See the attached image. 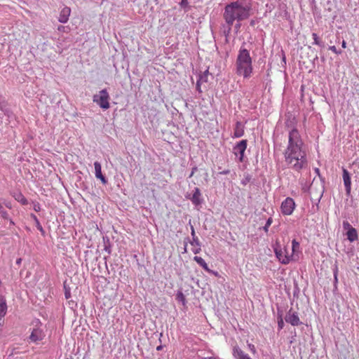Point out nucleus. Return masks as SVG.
<instances>
[{
  "label": "nucleus",
  "mask_w": 359,
  "mask_h": 359,
  "mask_svg": "<svg viewBox=\"0 0 359 359\" xmlns=\"http://www.w3.org/2000/svg\"><path fill=\"white\" fill-rule=\"evenodd\" d=\"M283 154L289 168L299 172L308 167L306 147L297 128L289 131L288 143Z\"/></svg>",
  "instance_id": "1"
},
{
  "label": "nucleus",
  "mask_w": 359,
  "mask_h": 359,
  "mask_svg": "<svg viewBox=\"0 0 359 359\" xmlns=\"http://www.w3.org/2000/svg\"><path fill=\"white\" fill-rule=\"evenodd\" d=\"M251 6L245 0H237L226 4L223 13V18L226 26L224 30L225 36H228L235 22H241L250 16Z\"/></svg>",
  "instance_id": "2"
},
{
  "label": "nucleus",
  "mask_w": 359,
  "mask_h": 359,
  "mask_svg": "<svg viewBox=\"0 0 359 359\" xmlns=\"http://www.w3.org/2000/svg\"><path fill=\"white\" fill-rule=\"evenodd\" d=\"M252 70V58L250 56V50L243 45L238 50L236 60V73L247 79L251 76Z\"/></svg>",
  "instance_id": "3"
},
{
  "label": "nucleus",
  "mask_w": 359,
  "mask_h": 359,
  "mask_svg": "<svg viewBox=\"0 0 359 359\" xmlns=\"http://www.w3.org/2000/svg\"><path fill=\"white\" fill-rule=\"evenodd\" d=\"M273 250L276 257L281 264H288L292 260V255H290L285 248L283 249L280 245L276 244Z\"/></svg>",
  "instance_id": "4"
},
{
  "label": "nucleus",
  "mask_w": 359,
  "mask_h": 359,
  "mask_svg": "<svg viewBox=\"0 0 359 359\" xmlns=\"http://www.w3.org/2000/svg\"><path fill=\"white\" fill-rule=\"evenodd\" d=\"M109 95L106 89H103L98 94L94 95L93 102L97 103L102 109L109 108Z\"/></svg>",
  "instance_id": "5"
},
{
  "label": "nucleus",
  "mask_w": 359,
  "mask_h": 359,
  "mask_svg": "<svg viewBox=\"0 0 359 359\" xmlns=\"http://www.w3.org/2000/svg\"><path fill=\"white\" fill-rule=\"evenodd\" d=\"M247 140H242L238 142L233 148V152L236 156H238L239 161L243 162L244 159V154L247 148Z\"/></svg>",
  "instance_id": "6"
},
{
  "label": "nucleus",
  "mask_w": 359,
  "mask_h": 359,
  "mask_svg": "<svg viewBox=\"0 0 359 359\" xmlns=\"http://www.w3.org/2000/svg\"><path fill=\"white\" fill-rule=\"evenodd\" d=\"M295 208V203L292 198H286L281 203V211L285 215H290Z\"/></svg>",
  "instance_id": "7"
},
{
  "label": "nucleus",
  "mask_w": 359,
  "mask_h": 359,
  "mask_svg": "<svg viewBox=\"0 0 359 359\" xmlns=\"http://www.w3.org/2000/svg\"><path fill=\"white\" fill-rule=\"evenodd\" d=\"M36 324V327L34 328L31 332L29 336V339L31 341L36 343L39 341H41L45 337V333L42 329L38 327L39 325H41L39 320H37Z\"/></svg>",
  "instance_id": "8"
},
{
  "label": "nucleus",
  "mask_w": 359,
  "mask_h": 359,
  "mask_svg": "<svg viewBox=\"0 0 359 359\" xmlns=\"http://www.w3.org/2000/svg\"><path fill=\"white\" fill-rule=\"evenodd\" d=\"M343 181L345 187L346 194L348 196L351 195V176L348 171L346 169H343Z\"/></svg>",
  "instance_id": "9"
},
{
  "label": "nucleus",
  "mask_w": 359,
  "mask_h": 359,
  "mask_svg": "<svg viewBox=\"0 0 359 359\" xmlns=\"http://www.w3.org/2000/svg\"><path fill=\"white\" fill-rule=\"evenodd\" d=\"M285 321L293 326L299 325L301 322L296 312H292L290 309L285 316Z\"/></svg>",
  "instance_id": "10"
},
{
  "label": "nucleus",
  "mask_w": 359,
  "mask_h": 359,
  "mask_svg": "<svg viewBox=\"0 0 359 359\" xmlns=\"http://www.w3.org/2000/svg\"><path fill=\"white\" fill-rule=\"evenodd\" d=\"M95 167V175L96 178L101 180L103 184H106L107 183V180L102 173V166L101 164L98 161H95L94 163Z\"/></svg>",
  "instance_id": "11"
},
{
  "label": "nucleus",
  "mask_w": 359,
  "mask_h": 359,
  "mask_svg": "<svg viewBox=\"0 0 359 359\" xmlns=\"http://www.w3.org/2000/svg\"><path fill=\"white\" fill-rule=\"evenodd\" d=\"M233 356L235 359H252L248 354L245 353L238 346L233 348Z\"/></svg>",
  "instance_id": "12"
},
{
  "label": "nucleus",
  "mask_w": 359,
  "mask_h": 359,
  "mask_svg": "<svg viewBox=\"0 0 359 359\" xmlns=\"http://www.w3.org/2000/svg\"><path fill=\"white\" fill-rule=\"evenodd\" d=\"M70 13H71V9L69 7H67V6L64 7L60 13V15L58 18L59 22L61 23H66L69 20V16L70 15Z\"/></svg>",
  "instance_id": "13"
},
{
  "label": "nucleus",
  "mask_w": 359,
  "mask_h": 359,
  "mask_svg": "<svg viewBox=\"0 0 359 359\" xmlns=\"http://www.w3.org/2000/svg\"><path fill=\"white\" fill-rule=\"evenodd\" d=\"M243 134H244L243 125L239 121L236 122V123L235 125V128H234L233 137L238 138V137H242L243 135Z\"/></svg>",
  "instance_id": "14"
},
{
  "label": "nucleus",
  "mask_w": 359,
  "mask_h": 359,
  "mask_svg": "<svg viewBox=\"0 0 359 359\" xmlns=\"http://www.w3.org/2000/svg\"><path fill=\"white\" fill-rule=\"evenodd\" d=\"M201 191H200V189L198 188H195L194 189V194H193V196L191 198L192 203L195 205H199L201 203Z\"/></svg>",
  "instance_id": "15"
},
{
  "label": "nucleus",
  "mask_w": 359,
  "mask_h": 359,
  "mask_svg": "<svg viewBox=\"0 0 359 359\" xmlns=\"http://www.w3.org/2000/svg\"><path fill=\"white\" fill-rule=\"evenodd\" d=\"M347 238L350 242H353L358 239V233L355 229L351 228L346 232Z\"/></svg>",
  "instance_id": "16"
},
{
  "label": "nucleus",
  "mask_w": 359,
  "mask_h": 359,
  "mask_svg": "<svg viewBox=\"0 0 359 359\" xmlns=\"http://www.w3.org/2000/svg\"><path fill=\"white\" fill-rule=\"evenodd\" d=\"M194 260L200 265L204 270H205L208 272H210V269L208 268V264H206L205 261L201 257L195 256L194 257Z\"/></svg>",
  "instance_id": "17"
},
{
  "label": "nucleus",
  "mask_w": 359,
  "mask_h": 359,
  "mask_svg": "<svg viewBox=\"0 0 359 359\" xmlns=\"http://www.w3.org/2000/svg\"><path fill=\"white\" fill-rule=\"evenodd\" d=\"M299 248V243L298 241H297L295 239L292 240V255H293L294 254V252Z\"/></svg>",
  "instance_id": "18"
},
{
  "label": "nucleus",
  "mask_w": 359,
  "mask_h": 359,
  "mask_svg": "<svg viewBox=\"0 0 359 359\" xmlns=\"http://www.w3.org/2000/svg\"><path fill=\"white\" fill-rule=\"evenodd\" d=\"M176 299H177V300L178 302H182L183 305H184L186 304L185 297H184V295L183 294V293L182 292H179L177 294V298Z\"/></svg>",
  "instance_id": "19"
},
{
  "label": "nucleus",
  "mask_w": 359,
  "mask_h": 359,
  "mask_svg": "<svg viewBox=\"0 0 359 359\" xmlns=\"http://www.w3.org/2000/svg\"><path fill=\"white\" fill-rule=\"evenodd\" d=\"M313 39V44L322 46V42L319 40L318 35L316 33L312 34Z\"/></svg>",
  "instance_id": "20"
},
{
  "label": "nucleus",
  "mask_w": 359,
  "mask_h": 359,
  "mask_svg": "<svg viewBox=\"0 0 359 359\" xmlns=\"http://www.w3.org/2000/svg\"><path fill=\"white\" fill-rule=\"evenodd\" d=\"M15 199L20 201L23 205L27 203V199L21 194H19L18 196L15 198Z\"/></svg>",
  "instance_id": "21"
},
{
  "label": "nucleus",
  "mask_w": 359,
  "mask_h": 359,
  "mask_svg": "<svg viewBox=\"0 0 359 359\" xmlns=\"http://www.w3.org/2000/svg\"><path fill=\"white\" fill-rule=\"evenodd\" d=\"M33 218L36 222V228L42 233H43V229L42 227V226L41 225L39 219H37V217L35 216V215H33Z\"/></svg>",
  "instance_id": "22"
},
{
  "label": "nucleus",
  "mask_w": 359,
  "mask_h": 359,
  "mask_svg": "<svg viewBox=\"0 0 359 359\" xmlns=\"http://www.w3.org/2000/svg\"><path fill=\"white\" fill-rule=\"evenodd\" d=\"M272 222H273V219H272V218H271V217H269V218L267 219V221H266V224H265V226H264V231H265V232H268V231H269V226H271V224Z\"/></svg>",
  "instance_id": "23"
},
{
  "label": "nucleus",
  "mask_w": 359,
  "mask_h": 359,
  "mask_svg": "<svg viewBox=\"0 0 359 359\" xmlns=\"http://www.w3.org/2000/svg\"><path fill=\"white\" fill-rule=\"evenodd\" d=\"M251 180V176L249 175H247L245 176V177L242 180L241 184L243 185H246L248 182H250Z\"/></svg>",
  "instance_id": "24"
},
{
  "label": "nucleus",
  "mask_w": 359,
  "mask_h": 359,
  "mask_svg": "<svg viewBox=\"0 0 359 359\" xmlns=\"http://www.w3.org/2000/svg\"><path fill=\"white\" fill-rule=\"evenodd\" d=\"M343 228L347 231H348L349 229H351V228H353L351 226V225L350 224V223L347 221H344L343 222Z\"/></svg>",
  "instance_id": "25"
},
{
  "label": "nucleus",
  "mask_w": 359,
  "mask_h": 359,
  "mask_svg": "<svg viewBox=\"0 0 359 359\" xmlns=\"http://www.w3.org/2000/svg\"><path fill=\"white\" fill-rule=\"evenodd\" d=\"M191 245H196L198 247L201 246L200 241H199L198 237L193 238V241L191 242Z\"/></svg>",
  "instance_id": "26"
},
{
  "label": "nucleus",
  "mask_w": 359,
  "mask_h": 359,
  "mask_svg": "<svg viewBox=\"0 0 359 359\" xmlns=\"http://www.w3.org/2000/svg\"><path fill=\"white\" fill-rule=\"evenodd\" d=\"M0 215L4 219H8V214L4 208L0 210Z\"/></svg>",
  "instance_id": "27"
},
{
  "label": "nucleus",
  "mask_w": 359,
  "mask_h": 359,
  "mask_svg": "<svg viewBox=\"0 0 359 359\" xmlns=\"http://www.w3.org/2000/svg\"><path fill=\"white\" fill-rule=\"evenodd\" d=\"M333 273H334V283L336 284L338 281V278H337L338 269L337 266H335V268L334 269Z\"/></svg>",
  "instance_id": "28"
},
{
  "label": "nucleus",
  "mask_w": 359,
  "mask_h": 359,
  "mask_svg": "<svg viewBox=\"0 0 359 359\" xmlns=\"http://www.w3.org/2000/svg\"><path fill=\"white\" fill-rule=\"evenodd\" d=\"M329 49L330 50H332L333 53H334L335 54L339 55V54L341 53V51L338 50L334 46H330Z\"/></svg>",
  "instance_id": "29"
},
{
  "label": "nucleus",
  "mask_w": 359,
  "mask_h": 359,
  "mask_svg": "<svg viewBox=\"0 0 359 359\" xmlns=\"http://www.w3.org/2000/svg\"><path fill=\"white\" fill-rule=\"evenodd\" d=\"M180 5L182 8H185L188 6V1L187 0H181Z\"/></svg>",
  "instance_id": "30"
},
{
  "label": "nucleus",
  "mask_w": 359,
  "mask_h": 359,
  "mask_svg": "<svg viewBox=\"0 0 359 359\" xmlns=\"http://www.w3.org/2000/svg\"><path fill=\"white\" fill-rule=\"evenodd\" d=\"M278 326L280 330L283 329L284 326V322L282 318H280L278 322Z\"/></svg>",
  "instance_id": "31"
},
{
  "label": "nucleus",
  "mask_w": 359,
  "mask_h": 359,
  "mask_svg": "<svg viewBox=\"0 0 359 359\" xmlns=\"http://www.w3.org/2000/svg\"><path fill=\"white\" fill-rule=\"evenodd\" d=\"M248 347L250 348V350L253 353H256V348L255 347V346L252 344H248Z\"/></svg>",
  "instance_id": "32"
},
{
  "label": "nucleus",
  "mask_w": 359,
  "mask_h": 359,
  "mask_svg": "<svg viewBox=\"0 0 359 359\" xmlns=\"http://www.w3.org/2000/svg\"><path fill=\"white\" fill-rule=\"evenodd\" d=\"M241 26V22H236L235 29L238 31Z\"/></svg>",
  "instance_id": "33"
},
{
  "label": "nucleus",
  "mask_w": 359,
  "mask_h": 359,
  "mask_svg": "<svg viewBox=\"0 0 359 359\" xmlns=\"http://www.w3.org/2000/svg\"><path fill=\"white\" fill-rule=\"evenodd\" d=\"M191 234L192 236V238H196V234H195V230H194V226H191Z\"/></svg>",
  "instance_id": "34"
},
{
  "label": "nucleus",
  "mask_w": 359,
  "mask_h": 359,
  "mask_svg": "<svg viewBox=\"0 0 359 359\" xmlns=\"http://www.w3.org/2000/svg\"><path fill=\"white\" fill-rule=\"evenodd\" d=\"M196 170H197V168L196 167L193 168L192 170H191V172L189 175V177H191Z\"/></svg>",
  "instance_id": "35"
},
{
  "label": "nucleus",
  "mask_w": 359,
  "mask_h": 359,
  "mask_svg": "<svg viewBox=\"0 0 359 359\" xmlns=\"http://www.w3.org/2000/svg\"><path fill=\"white\" fill-rule=\"evenodd\" d=\"M229 172H230V170H223V171L220 172L219 173H220L221 175H227V174H229Z\"/></svg>",
  "instance_id": "36"
},
{
  "label": "nucleus",
  "mask_w": 359,
  "mask_h": 359,
  "mask_svg": "<svg viewBox=\"0 0 359 359\" xmlns=\"http://www.w3.org/2000/svg\"><path fill=\"white\" fill-rule=\"evenodd\" d=\"M196 88H197V90L201 92V85H200V81H198L197 83H196Z\"/></svg>",
  "instance_id": "37"
},
{
  "label": "nucleus",
  "mask_w": 359,
  "mask_h": 359,
  "mask_svg": "<svg viewBox=\"0 0 359 359\" xmlns=\"http://www.w3.org/2000/svg\"><path fill=\"white\" fill-rule=\"evenodd\" d=\"M341 46H342L343 48H346V42L344 40L342 41Z\"/></svg>",
  "instance_id": "38"
},
{
  "label": "nucleus",
  "mask_w": 359,
  "mask_h": 359,
  "mask_svg": "<svg viewBox=\"0 0 359 359\" xmlns=\"http://www.w3.org/2000/svg\"><path fill=\"white\" fill-rule=\"evenodd\" d=\"M200 250H201V248H200V247H198V249H195V250H194V251H193V252H194V254H197V253H198V252H200Z\"/></svg>",
  "instance_id": "39"
},
{
  "label": "nucleus",
  "mask_w": 359,
  "mask_h": 359,
  "mask_svg": "<svg viewBox=\"0 0 359 359\" xmlns=\"http://www.w3.org/2000/svg\"><path fill=\"white\" fill-rule=\"evenodd\" d=\"M21 262H22V259L21 258L17 259L16 264L20 265L21 264Z\"/></svg>",
  "instance_id": "40"
},
{
  "label": "nucleus",
  "mask_w": 359,
  "mask_h": 359,
  "mask_svg": "<svg viewBox=\"0 0 359 359\" xmlns=\"http://www.w3.org/2000/svg\"><path fill=\"white\" fill-rule=\"evenodd\" d=\"M34 210H35L36 211H39V210H40V207H39V204H38V205H34Z\"/></svg>",
  "instance_id": "41"
},
{
  "label": "nucleus",
  "mask_w": 359,
  "mask_h": 359,
  "mask_svg": "<svg viewBox=\"0 0 359 359\" xmlns=\"http://www.w3.org/2000/svg\"><path fill=\"white\" fill-rule=\"evenodd\" d=\"M203 359H215V358L213 357H208V358H204Z\"/></svg>",
  "instance_id": "42"
},
{
  "label": "nucleus",
  "mask_w": 359,
  "mask_h": 359,
  "mask_svg": "<svg viewBox=\"0 0 359 359\" xmlns=\"http://www.w3.org/2000/svg\"><path fill=\"white\" fill-rule=\"evenodd\" d=\"M4 208L2 204L0 203V210H1Z\"/></svg>",
  "instance_id": "43"
},
{
  "label": "nucleus",
  "mask_w": 359,
  "mask_h": 359,
  "mask_svg": "<svg viewBox=\"0 0 359 359\" xmlns=\"http://www.w3.org/2000/svg\"><path fill=\"white\" fill-rule=\"evenodd\" d=\"M161 346L157 347V350H161Z\"/></svg>",
  "instance_id": "44"
},
{
  "label": "nucleus",
  "mask_w": 359,
  "mask_h": 359,
  "mask_svg": "<svg viewBox=\"0 0 359 359\" xmlns=\"http://www.w3.org/2000/svg\"><path fill=\"white\" fill-rule=\"evenodd\" d=\"M69 294H66V298H68Z\"/></svg>",
  "instance_id": "45"
},
{
  "label": "nucleus",
  "mask_w": 359,
  "mask_h": 359,
  "mask_svg": "<svg viewBox=\"0 0 359 359\" xmlns=\"http://www.w3.org/2000/svg\"><path fill=\"white\" fill-rule=\"evenodd\" d=\"M69 294H66V298H68Z\"/></svg>",
  "instance_id": "46"
}]
</instances>
